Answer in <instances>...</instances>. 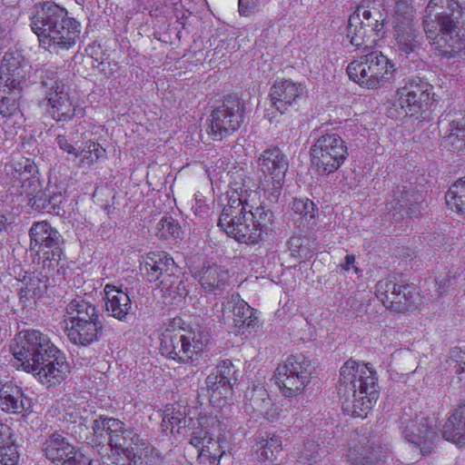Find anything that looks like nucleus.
Returning a JSON list of instances; mask_svg holds the SVG:
<instances>
[{"label": "nucleus", "mask_w": 465, "mask_h": 465, "mask_svg": "<svg viewBox=\"0 0 465 465\" xmlns=\"http://www.w3.org/2000/svg\"><path fill=\"white\" fill-rule=\"evenodd\" d=\"M355 262V256L353 254H348L344 258V262L341 263V267L348 272Z\"/></svg>", "instance_id": "69168bd1"}, {"label": "nucleus", "mask_w": 465, "mask_h": 465, "mask_svg": "<svg viewBox=\"0 0 465 465\" xmlns=\"http://www.w3.org/2000/svg\"><path fill=\"white\" fill-rule=\"evenodd\" d=\"M302 358V361L296 360L294 363L292 362V386L295 385V388H292V395L301 394L306 388L313 370L311 361Z\"/></svg>", "instance_id": "72a5a7b5"}, {"label": "nucleus", "mask_w": 465, "mask_h": 465, "mask_svg": "<svg viewBox=\"0 0 465 465\" xmlns=\"http://www.w3.org/2000/svg\"><path fill=\"white\" fill-rule=\"evenodd\" d=\"M291 87V82L288 80H282L276 82L271 88V101L272 106L275 111L279 112L280 114H283L289 109L291 104V95L288 92Z\"/></svg>", "instance_id": "f704fd0d"}, {"label": "nucleus", "mask_w": 465, "mask_h": 465, "mask_svg": "<svg viewBox=\"0 0 465 465\" xmlns=\"http://www.w3.org/2000/svg\"><path fill=\"white\" fill-rule=\"evenodd\" d=\"M22 389L11 381H0V410L6 413H22L25 407Z\"/></svg>", "instance_id": "4be33fe9"}, {"label": "nucleus", "mask_w": 465, "mask_h": 465, "mask_svg": "<svg viewBox=\"0 0 465 465\" xmlns=\"http://www.w3.org/2000/svg\"><path fill=\"white\" fill-rule=\"evenodd\" d=\"M91 427L94 434L92 444L103 443L106 433L108 445L118 455L125 457L134 455V450L139 446L145 448L148 445L146 440L141 439L133 429L126 428L125 424L118 419L101 415L93 420Z\"/></svg>", "instance_id": "6e6552de"}, {"label": "nucleus", "mask_w": 465, "mask_h": 465, "mask_svg": "<svg viewBox=\"0 0 465 465\" xmlns=\"http://www.w3.org/2000/svg\"><path fill=\"white\" fill-rule=\"evenodd\" d=\"M60 465H91V460L81 451L75 450L73 446L72 452L64 457L60 462Z\"/></svg>", "instance_id": "8fccbe9b"}, {"label": "nucleus", "mask_w": 465, "mask_h": 465, "mask_svg": "<svg viewBox=\"0 0 465 465\" xmlns=\"http://www.w3.org/2000/svg\"><path fill=\"white\" fill-rule=\"evenodd\" d=\"M14 183L20 186V193H32L31 187L38 185V178L35 175V165L27 158L14 162L12 164Z\"/></svg>", "instance_id": "b1692460"}, {"label": "nucleus", "mask_w": 465, "mask_h": 465, "mask_svg": "<svg viewBox=\"0 0 465 465\" xmlns=\"http://www.w3.org/2000/svg\"><path fill=\"white\" fill-rule=\"evenodd\" d=\"M182 234L181 226L172 217H163L157 225V236L161 239H177Z\"/></svg>", "instance_id": "a19ab883"}, {"label": "nucleus", "mask_w": 465, "mask_h": 465, "mask_svg": "<svg viewBox=\"0 0 465 465\" xmlns=\"http://www.w3.org/2000/svg\"><path fill=\"white\" fill-rule=\"evenodd\" d=\"M12 351L23 369L47 387L60 384L71 371L65 354L38 330L20 331Z\"/></svg>", "instance_id": "f257e3e1"}, {"label": "nucleus", "mask_w": 465, "mask_h": 465, "mask_svg": "<svg viewBox=\"0 0 465 465\" xmlns=\"http://www.w3.org/2000/svg\"><path fill=\"white\" fill-rule=\"evenodd\" d=\"M354 465H381L380 461L373 455H364L358 459Z\"/></svg>", "instance_id": "0e129e2a"}, {"label": "nucleus", "mask_w": 465, "mask_h": 465, "mask_svg": "<svg viewBox=\"0 0 465 465\" xmlns=\"http://www.w3.org/2000/svg\"><path fill=\"white\" fill-rule=\"evenodd\" d=\"M55 141H56L58 147L61 150H63L70 154H74L75 157H79V155H80L79 149H76L71 143H69L66 136L59 134L56 136Z\"/></svg>", "instance_id": "4d7b16f0"}, {"label": "nucleus", "mask_w": 465, "mask_h": 465, "mask_svg": "<svg viewBox=\"0 0 465 465\" xmlns=\"http://www.w3.org/2000/svg\"><path fill=\"white\" fill-rule=\"evenodd\" d=\"M149 444L143 448L139 446L136 450H134V455L127 456L126 458L130 460L129 465H152L151 460L148 456Z\"/></svg>", "instance_id": "3c124183"}, {"label": "nucleus", "mask_w": 465, "mask_h": 465, "mask_svg": "<svg viewBox=\"0 0 465 465\" xmlns=\"http://www.w3.org/2000/svg\"><path fill=\"white\" fill-rule=\"evenodd\" d=\"M258 170L264 178H270L274 188L282 186L283 178L288 170V159L277 148L264 150L257 161Z\"/></svg>", "instance_id": "6ab92c4d"}, {"label": "nucleus", "mask_w": 465, "mask_h": 465, "mask_svg": "<svg viewBox=\"0 0 465 465\" xmlns=\"http://www.w3.org/2000/svg\"><path fill=\"white\" fill-rule=\"evenodd\" d=\"M12 429L0 420V445L8 443L9 440H13Z\"/></svg>", "instance_id": "e2e57ef3"}, {"label": "nucleus", "mask_w": 465, "mask_h": 465, "mask_svg": "<svg viewBox=\"0 0 465 465\" xmlns=\"http://www.w3.org/2000/svg\"><path fill=\"white\" fill-rule=\"evenodd\" d=\"M7 223V218L6 216L0 212V232L5 229Z\"/></svg>", "instance_id": "774afa93"}, {"label": "nucleus", "mask_w": 465, "mask_h": 465, "mask_svg": "<svg viewBox=\"0 0 465 465\" xmlns=\"http://www.w3.org/2000/svg\"><path fill=\"white\" fill-rule=\"evenodd\" d=\"M258 456L262 460H271L282 450V440L279 436L262 437L258 441Z\"/></svg>", "instance_id": "58836bf2"}, {"label": "nucleus", "mask_w": 465, "mask_h": 465, "mask_svg": "<svg viewBox=\"0 0 465 465\" xmlns=\"http://www.w3.org/2000/svg\"><path fill=\"white\" fill-rule=\"evenodd\" d=\"M189 443L196 449L198 459L201 461L209 460L211 463L218 465L220 459L224 454V450L216 452L219 445L210 432L203 428L193 431Z\"/></svg>", "instance_id": "aec40b11"}, {"label": "nucleus", "mask_w": 465, "mask_h": 465, "mask_svg": "<svg viewBox=\"0 0 465 465\" xmlns=\"http://www.w3.org/2000/svg\"><path fill=\"white\" fill-rule=\"evenodd\" d=\"M202 287L214 295L222 294L230 286L228 271L221 267H209L200 280Z\"/></svg>", "instance_id": "c756f323"}, {"label": "nucleus", "mask_w": 465, "mask_h": 465, "mask_svg": "<svg viewBox=\"0 0 465 465\" xmlns=\"http://www.w3.org/2000/svg\"><path fill=\"white\" fill-rule=\"evenodd\" d=\"M30 248L45 255L51 251L53 258L60 253L61 234L47 222L35 223L29 232Z\"/></svg>", "instance_id": "f3484780"}, {"label": "nucleus", "mask_w": 465, "mask_h": 465, "mask_svg": "<svg viewBox=\"0 0 465 465\" xmlns=\"http://www.w3.org/2000/svg\"><path fill=\"white\" fill-rule=\"evenodd\" d=\"M199 325L196 323L195 328H191L188 331L187 338L193 343L194 350L202 351L203 346L207 343L208 337L203 334L199 329Z\"/></svg>", "instance_id": "603ef678"}, {"label": "nucleus", "mask_w": 465, "mask_h": 465, "mask_svg": "<svg viewBox=\"0 0 465 465\" xmlns=\"http://www.w3.org/2000/svg\"><path fill=\"white\" fill-rule=\"evenodd\" d=\"M398 284L390 279L379 281L376 285V297L382 304L388 308L389 301L392 299L394 292L397 291Z\"/></svg>", "instance_id": "a18cd8bd"}, {"label": "nucleus", "mask_w": 465, "mask_h": 465, "mask_svg": "<svg viewBox=\"0 0 465 465\" xmlns=\"http://www.w3.org/2000/svg\"><path fill=\"white\" fill-rule=\"evenodd\" d=\"M319 456V444H317L315 441H308L302 450V457H303L305 460L309 461H316V459Z\"/></svg>", "instance_id": "5fc2aeb1"}, {"label": "nucleus", "mask_w": 465, "mask_h": 465, "mask_svg": "<svg viewBox=\"0 0 465 465\" xmlns=\"http://www.w3.org/2000/svg\"><path fill=\"white\" fill-rule=\"evenodd\" d=\"M189 413V408L181 403L166 406L163 416V430H168L169 425H171V431L173 432L174 425L179 426V428L185 427L186 418Z\"/></svg>", "instance_id": "c9c22d12"}, {"label": "nucleus", "mask_w": 465, "mask_h": 465, "mask_svg": "<svg viewBox=\"0 0 465 465\" xmlns=\"http://www.w3.org/2000/svg\"><path fill=\"white\" fill-rule=\"evenodd\" d=\"M460 7L453 0H430L422 20L424 32L440 54L453 57L465 49V36L459 32L454 11Z\"/></svg>", "instance_id": "20e7f679"}, {"label": "nucleus", "mask_w": 465, "mask_h": 465, "mask_svg": "<svg viewBox=\"0 0 465 465\" xmlns=\"http://www.w3.org/2000/svg\"><path fill=\"white\" fill-rule=\"evenodd\" d=\"M150 282L159 281V287L167 302L180 304L188 294L184 282L174 276V261L164 252H152L142 265Z\"/></svg>", "instance_id": "1a4fd4ad"}, {"label": "nucleus", "mask_w": 465, "mask_h": 465, "mask_svg": "<svg viewBox=\"0 0 465 465\" xmlns=\"http://www.w3.org/2000/svg\"><path fill=\"white\" fill-rule=\"evenodd\" d=\"M450 361V365L454 363L453 369L459 381L465 385V351H452Z\"/></svg>", "instance_id": "09e8293b"}, {"label": "nucleus", "mask_w": 465, "mask_h": 465, "mask_svg": "<svg viewBox=\"0 0 465 465\" xmlns=\"http://www.w3.org/2000/svg\"><path fill=\"white\" fill-rule=\"evenodd\" d=\"M104 291L108 315L117 320L124 318L131 309V298L128 292L112 284H106Z\"/></svg>", "instance_id": "412c9836"}, {"label": "nucleus", "mask_w": 465, "mask_h": 465, "mask_svg": "<svg viewBox=\"0 0 465 465\" xmlns=\"http://www.w3.org/2000/svg\"><path fill=\"white\" fill-rule=\"evenodd\" d=\"M441 145L448 151L460 152L465 148V125L457 122L450 124L449 133L443 136Z\"/></svg>", "instance_id": "4c0bfd02"}, {"label": "nucleus", "mask_w": 465, "mask_h": 465, "mask_svg": "<svg viewBox=\"0 0 465 465\" xmlns=\"http://www.w3.org/2000/svg\"><path fill=\"white\" fill-rule=\"evenodd\" d=\"M192 210L195 216L199 218H205L209 214V206L206 203L202 194L195 193Z\"/></svg>", "instance_id": "864d4df0"}, {"label": "nucleus", "mask_w": 465, "mask_h": 465, "mask_svg": "<svg viewBox=\"0 0 465 465\" xmlns=\"http://www.w3.org/2000/svg\"><path fill=\"white\" fill-rule=\"evenodd\" d=\"M291 371L289 365L284 363L279 365L275 371L274 381L282 394L285 397H289L291 394Z\"/></svg>", "instance_id": "c03bdc74"}, {"label": "nucleus", "mask_w": 465, "mask_h": 465, "mask_svg": "<svg viewBox=\"0 0 465 465\" xmlns=\"http://www.w3.org/2000/svg\"><path fill=\"white\" fill-rule=\"evenodd\" d=\"M47 193L50 208L54 209L56 206H59L63 200V194L62 192L58 189V187L54 184L48 185Z\"/></svg>", "instance_id": "6e6d98bb"}, {"label": "nucleus", "mask_w": 465, "mask_h": 465, "mask_svg": "<svg viewBox=\"0 0 465 465\" xmlns=\"http://www.w3.org/2000/svg\"><path fill=\"white\" fill-rule=\"evenodd\" d=\"M312 163L320 174L335 172L348 155L344 141L336 134L321 136L311 149Z\"/></svg>", "instance_id": "f8f14e48"}, {"label": "nucleus", "mask_w": 465, "mask_h": 465, "mask_svg": "<svg viewBox=\"0 0 465 465\" xmlns=\"http://www.w3.org/2000/svg\"><path fill=\"white\" fill-rule=\"evenodd\" d=\"M442 436L457 445L465 444V403L449 417L443 426Z\"/></svg>", "instance_id": "a878e982"}, {"label": "nucleus", "mask_w": 465, "mask_h": 465, "mask_svg": "<svg viewBox=\"0 0 465 465\" xmlns=\"http://www.w3.org/2000/svg\"><path fill=\"white\" fill-rule=\"evenodd\" d=\"M257 193L253 192L249 195L251 198H247L232 193L220 215L218 226L239 242H258L269 221L268 211L262 205L254 206L252 203Z\"/></svg>", "instance_id": "7ed1b4c3"}, {"label": "nucleus", "mask_w": 465, "mask_h": 465, "mask_svg": "<svg viewBox=\"0 0 465 465\" xmlns=\"http://www.w3.org/2000/svg\"><path fill=\"white\" fill-rule=\"evenodd\" d=\"M18 460L19 453L17 447L14 444V440L0 445V462L3 465H15Z\"/></svg>", "instance_id": "de8ad7c7"}, {"label": "nucleus", "mask_w": 465, "mask_h": 465, "mask_svg": "<svg viewBox=\"0 0 465 465\" xmlns=\"http://www.w3.org/2000/svg\"><path fill=\"white\" fill-rule=\"evenodd\" d=\"M181 348L176 351V347H173V353L177 356L178 360L183 362L193 361L197 360L194 358L200 351L194 350L193 343L187 338V335L182 334L179 338Z\"/></svg>", "instance_id": "37998d69"}, {"label": "nucleus", "mask_w": 465, "mask_h": 465, "mask_svg": "<svg viewBox=\"0 0 465 465\" xmlns=\"http://www.w3.org/2000/svg\"><path fill=\"white\" fill-rule=\"evenodd\" d=\"M223 320H257L259 312L244 302L239 294H233L223 304Z\"/></svg>", "instance_id": "cd10ccee"}, {"label": "nucleus", "mask_w": 465, "mask_h": 465, "mask_svg": "<svg viewBox=\"0 0 465 465\" xmlns=\"http://www.w3.org/2000/svg\"><path fill=\"white\" fill-rule=\"evenodd\" d=\"M439 422L433 415L423 412H403L399 420L401 437L422 456L433 450L438 435Z\"/></svg>", "instance_id": "9d476101"}, {"label": "nucleus", "mask_w": 465, "mask_h": 465, "mask_svg": "<svg viewBox=\"0 0 465 465\" xmlns=\"http://www.w3.org/2000/svg\"><path fill=\"white\" fill-rule=\"evenodd\" d=\"M259 0H239V12L242 15H249L252 14L258 4Z\"/></svg>", "instance_id": "bf43d9fd"}, {"label": "nucleus", "mask_w": 465, "mask_h": 465, "mask_svg": "<svg viewBox=\"0 0 465 465\" xmlns=\"http://www.w3.org/2000/svg\"><path fill=\"white\" fill-rule=\"evenodd\" d=\"M46 289V282L38 275H25L21 280L19 291L20 303L23 307L32 306L35 299L40 297Z\"/></svg>", "instance_id": "7c9ffc66"}, {"label": "nucleus", "mask_w": 465, "mask_h": 465, "mask_svg": "<svg viewBox=\"0 0 465 465\" xmlns=\"http://www.w3.org/2000/svg\"><path fill=\"white\" fill-rule=\"evenodd\" d=\"M337 391L343 411L364 419L379 397L376 372L369 364L349 360L341 368Z\"/></svg>", "instance_id": "f03ea898"}, {"label": "nucleus", "mask_w": 465, "mask_h": 465, "mask_svg": "<svg viewBox=\"0 0 465 465\" xmlns=\"http://www.w3.org/2000/svg\"><path fill=\"white\" fill-rule=\"evenodd\" d=\"M386 208L391 218L399 223L406 218L418 217L424 206L419 197L407 190L406 186H398L388 201Z\"/></svg>", "instance_id": "dca6fc26"}, {"label": "nucleus", "mask_w": 465, "mask_h": 465, "mask_svg": "<svg viewBox=\"0 0 465 465\" xmlns=\"http://www.w3.org/2000/svg\"><path fill=\"white\" fill-rule=\"evenodd\" d=\"M449 285H450V280L444 279V280L438 281L437 282L438 292L440 293H443V292H447Z\"/></svg>", "instance_id": "338daca9"}, {"label": "nucleus", "mask_w": 465, "mask_h": 465, "mask_svg": "<svg viewBox=\"0 0 465 465\" xmlns=\"http://www.w3.org/2000/svg\"><path fill=\"white\" fill-rule=\"evenodd\" d=\"M72 450L73 445L58 431L49 435L43 443V451L45 457L55 463L60 462L64 457H67Z\"/></svg>", "instance_id": "c85d7f7f"}, {"label": "nucleus", "mask_w": 465, "mask_h": 465, "mask_svg": "<svg viewBox=\"0 0 465 465\" xmlns=\"http://www.w3.org/2000/svg\"><path fill=\"white\" fill-rule=\"evenodd\" d=\"M387 16L381 0H362L348 20L351 44L364 52L374 48L386 35Z\"/></svg>", "instance_id": "423d86ee"}, {"label": "nucleus", "mask_w": 465, "mask_h": 465, "mask_svg": "<svg viewBox=\"0 0 465 465\" xmlns=\"http://www.w3.org/2000/svg\"><path fill=\"white\" fill-rule=\"evenodd\" d=\"M448 207L459 214L465 215V178L457 180L446 193Z\"/></svg>", "instance_id": "e433bc0d"}, {"label": "nucleus", "mask_w": 465, "mask_h": 465, "mask_svg": "<svg viewBox=\"0 0 465 465\" xmlns=\"http://www.w3.org/2000/svg\"><path fill=\"white\" fill-rule=\"evenodd\" d=\"M66 320H97L96 308L81 297L72 300L65 307Z\"/></svg>", "instance_id": "473e14b6"}, {"label": "nucleus", "mask_w": 465, "mask_h": 465, "mask_svg": "<svg viewBox=\"0 0 465 465\" xmlns=\"http://www.w3.org/2000/svg\"><path fill=\"white\" fill-rule=\"evenodd\" d=\"M212 374L217 375L223 381H228L230 384L235 383L238 380L237 370L232 361L228 359L221 361Z\"/></svg>", "instance_id": "49530a36"}, {"label": "nucleus", "mask_w": 465, "mask_h": 465, "mask_svg": "<svg viewBox=\"0 0 465 465\" xmlns=\"http://www.w3.org/2000/svg\"><path fill=\"white\" fill-rule=\"evenodd\" d=\"M31 27L40 45L49 52L69 50L80 38L81 25L67 11L53 2H46L32 17Z\"/></svg>", "instance_id": "39448f33"}, {"label": "nucleus", "mask_w": 465, "mask_h": 465, "mask_svg": "<svg viewBox=\"0 0 465 465\" xmlns=\"http://www.w3.org/2000/svg\"><path fill=\"white\" fill-rule=\"evenodd\" d=\"M45 97L42 101L47 114L57 122H68L75 114L76 106L69 95L65 78L56 71L47 70L42 82Z\"/></svg>", "instance_id": "9b49d317"}, {"label": "nucleus", "mask_w": 465, "mask_h": 465, "mask_svg": "<svg viewBox=\"0 0 465 465\" xmlns=\"http://www.w3.org/2000/svg\"><path fill=\"white\" fill-rule=\"evenodd\" d=\"M244 104L235 96H226L211 114V133L215 140H223L236 132L244 121Z\"/></svg>", "instance_id": "ddd939ff"}, {"label": "nucleus", "mask_w": 465, "mask_h": 465, "mask_svg": "<svg viewBox=\"0 0 465 465\" xmlns=\"http://www.w3.org/2000/svg\"><path fill=\"white\" fill-rule=\"evenodd\" d=\"M241 323L239 325H233L230 328V332H233L235 335H241L247 337V332L250 333V328L254 327V325H252L249 322L246 323V322H240Z\"/></svg>", "instance_id": "680f3d73"}, {"label": "nucleus", "mask_w": 465, "mask_h": 465, "mask_svg": "<svg viewBox=\"0 0 465 465\" xmlns=\"http://www.w3.org/2000/svg\"><path fill=\"white\" fill-rule=\"evenodd\" d=\"M210 402L216 408H223L232 398V384L210 373L205 380Z\"/></svg>", "instance_id": "393cba45"}, {"label": "nucleus", "mask_w": 465, "mask_h": 465, "mask_svg": "<svg viewBox=\"0 0 465 465\" xmlns=\"http://www.w3.org/2000/svg\"><path fill=\"white\" fill-rule=\"evenodd\" d=\"M31 190L34 191L32 193H20L21 195H25L28 198L29 204L32 208L35 210H45L50 208V203L48 201V193L47 187L45 190L40 189V183L38 182L37 186L31 187Z\"/></svg>", "instance_id": "79ce46f5"}, {"label": "nucleus", "mask_w": 465, "mask_h": 465, "mask_svg": "<svg viewBox=\"0 0 465 465\" xmlns=\"http://www.w3.org/2000/svg\"><path fill=\"white\" fill-rule=\"evenodd\" d=\"M25 66L20 55L6 53L0 65V88L20 94L25 83Z\"/></svg>", "instance_id": "a211bd4d"}, {"label": "nucleus", "mask_w": 465, "mask_h": 465, "mask_svg": "<svg viewBox=\"0 0 465 465\" xmlns=\"http://www.w3.org/2000/svg\"><path fill=\"white\" fill-rule=\"evenodd\" d=\"M85 150H87V143H85V146L82 150H79V156H82L78 163L80 168L91 167L95 162L93 153H86Z\"/></svg>", "instance_id": "052dcab7"}, {"label": "nucleus", "mask_w": 465, "mask_h": 465, "mask_svg": "<svg viewBox=\"0 0 465 465\" xmlns=\"http://www.w3.org/2000/svg\"><path fill=\"white\" fill-rule=\"evenodd\" d=\"M430 84L420 77L410 78L396 93L393 104L398 115H416L430 101Z\"/></svg>", "instance_id": "4468645a"}, {"label": "nucleus", "mask_w": 465, "mask_h": 465, "mask_svg": "<svg viewBox=\"0 0 465 465\" xmlns=\"http://www.w3.org/2000/svg\"><path fill=\"white\" fill-rule=\"evenodd\" d=\"M420 301L419 293L415 292L414 287L405 284L397 286L392 299L389 301L388 308L397 312H407L418 308Z\"/></svg>", "instance_id": "bb28decb"}, {"label": "nucleus", "mask_w": 465, "mask_h": 465, "mask_svg": "<svg viewBox=\"0 0 465 465\" xmlns=\"http://www.w3.org/2000/svg\"><path fill=\"white\" fill-rule=\"evenodd\" d=\"M20 94L0 88V114L5 117L14 115L19 109Z\"/></svg>", "instance_id": "ea45409f"}, {"label": "nucleus", "mask_w": 465, "mask_h": 465, "mask_svg": "<svg viewBox=\"0 0 465 465\" xmlns=\"http://www.w3.org/2000/svg\"><path fill=\"white\" fill-rule=\"evenodd\" d=\"M349 78L361 88L376 90L394 75V63L380 51H371L351 61L347 68Z\"/></svg>", "instance_id": "0eeeda50"}, {"label": "nucleus", "mask_w": 465, "mask_h": 465, "mask_svg": "<svg viewBox=\"0 0 465 465\" xmlns=\"http://www.w3.org/2000/svg\"><path fill=\"white\" fill-rule=\"evenodd\" d=\"M65 331L69 340L78 345L86 346L97 339L102 329L101 322H70Z\"/></svg>", "instance_id": "5701e85b"}, {"label": "nucleus", "mask_w": 465, "mask_h": 465, "mask_svg": "<svg viewBox=\"0 0 465 465\" xmlns=\"http://www.w3.org/2000/svg\"><path fill=\"white\" fill-rule=\"evenodd\" d=\"M391 12L397 43L402 52L410 54L419 45V35L413 24L414 9L407 1L399 0Z\"/></svg>", "instance_id": "2eb2a0df"}, {"label": "nucleus", "mask_w": 465, "mask_h": 465, "mask_svg": "<svg viewBox=\"0 0 465 465\" xmlns=\"http://www.w3.org/2000/svg\"><path fill=\"white\" fill-rule=\"evenodd\" d=\"M315 204L309 199H295L292 202V223L298 228L307 229L315 224Z\"/></svg>", "instance_id": "2f4dec72"}, {"label": "nucleus", "mask_w": 465, "mask_h": 465, "mask_svg": "<svg viewBox=\"0 0 465 465\" xmlns=\"http://www.w3.org/2000/svg\"><path fill=\"white\" fill-rule=\"evenodd\" d=\"M86 143L87 150H85V152L86 153H93L95 162L97 160L105 158L106 152L99 143L92 141H89Z\"/></svg>", "instance_id": "13d9d810"}]
</instances>
